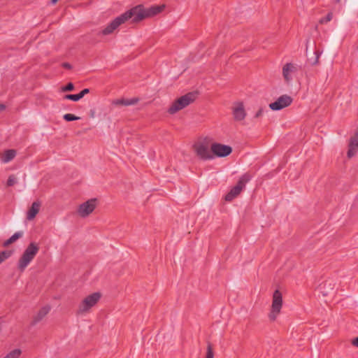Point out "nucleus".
Returning a JSON list of instances; mask_svg holds the SVG:
<instances>
[{"label":"nucleus","mask_w":358,"mask_h":358,"mask_svg":"<svg viewBox=\"0 0 358 358\" xmlns=\"http://www.w3.org/2000/svg\"><path fill=\"white\" fill-rule=\"evenodd\" d=\"M282 305V298L280 292L276 289L273 294L271 311L269 314L271 320H275L277 315L280 313Z\"/></svg>","instance_id":"nucleus-5"},{"label":"nucleus","mask_w":358,"mask_h":358,"mask_svg":"<svg viewBox=\"0 0 358 358\" xmlns=\"http://www.w3.org/2000/svg\"><path fill=\"white\" fill-rule=\"evenodd\" d=\"M301 70V66L294 63H286L282 69V76L287 83L293 80L294 76Z\"/></svg>","instance_id":"nucleus-6"},{"label":"nucleus","mask_w":358,"mask_h":358,"mask_svg":"<svg viewBox=\"0 0 358 358\" xmlns=\"http://www.w3.org/2000/svg\"><path fill=\"white\" fill-rule=\"evenodd\" d=\"M139 101L138 98H132L130 99H117L113 101L115 105H122V106H132L136 104Z\"/></svg>","instance_id":"nucleus-18"},{"label":"nucleus","mask_w":358,"mask_h":358,"mask_svg":"<svg viewBox=\"0 0 358 358\" xmlns=\"http://www.w3.org/2000/svg\"><path fill=\"white\" fill-rule=\"evenodd\" d=\"M21 353L22 351L20 349H15L7 354L3 358H19Z\"/></svg>","instance_id":"nucleus-23"},{"label":"nucleus","mask_w":358,"mask_h":358,"mask_svg":"<svg viewBox=\"0 0 358 358\" xmlns=\"http://www.w3.org/2000/svg\"><path fill=\"white\" fill-rule=\"evenodd\" d=\"M23 236L22 231H17L13 235H12L10 238L13 241V242H15L17 239L20 238Z\"/></svg>","instance_id":"nucleus-29"},{"label":"nucleus","mask_w":358,"mask_h":358,"mask_svg":"<svg viewBox=\"0 0 358 358\" xmlns=\"http://www.w3.org/2000/svg\"><path fill=\"white\" fill-rule=\"evenodd\" d=\"M332 19V13H329L324 17H322L320 19V22L321 24L327 23L328 22L331 21Z\"/></svg>","instance_id":"nucleus-30"},{"label":"nucleus","mask_w":358,"mask_h":358,"mask_svg":"<svg viewBox=\"0 0 358 358\" xmlns=\"http://www.w3.org/2000/svg\"><path fill=\"white\" fill-rule=\"evenodd\" d=\"M314 55H315V58L313 60H311L309 59L310 61V64L311 65H316L318 64L319 62V58H320V56L321 55V52H320L319 50H316L315 52H314Z\"/></svg>","instance_id":"nucleus-25"},{"label":"nucleus","mask_w":358,"mask_h":358,"mask_svg":"<svg viewBox=\"0 0 358 358\" xmlns=\"http://www.w3.org/2000/svg\"><path fill=\"white\" fill-rule=\"evenodd\" d=\"M214 357V353L213 350L212 345L208 343L207 346V352H206V358H213Z\"/></svg>","instance_id":"nucleus-27"},{"label":"nucleus","mask_w":358,"mask_h":358,"mask_svg":"<svg viewBox=\"0 0 358 358\" xmlns=\"http://www.w3.org/2000/svg\"><path fill=\"white\" fill-rule=\"evenodd\" d=\"M29 260L21 255L17 262V269L21 272H24L28 265L31 263Z\"/></svg>","instance_id":"nucleus-21"},{"label":"nucleus","mask_w":358,"mask_h":358,"mask_svg":"<svg viewBox=\"0 0 358 358\" xmlns=\"http://www.w3.org/2000/svg\"><path fill=\"white\" fill-rule=\"evenodd\" d=\"M195 152L196 155L203 160H208L213 159V155L207 145L204 144H199L194 145Z\"/></svg>","instance_id":"nucleus-10"},{"label":"nucleus","mask_w":358,"mask_h":358,"mask_svg":"<svg viewBox=\"0 0 358 358\" xmlns=\"http://www.w3.org/2000/svg\"><path fill=\"white\" fill-rule=\"evenodd\" d=\"M129 20H131V13L129 12V10H127L115 17L100 32V34L102 35H109L112 34L120 25Z\"/></svg>","instance_id":"nucleus-3"},{"label":"nucleus","mask_w":358,"mask_h":358,"mask_svg":"<svg viewBox=\"0 0 358 358\" xmlns=\"http://www.w3.org/2000/svg\"><path fill=\"white\" fill-rule=\"evenodd\" d=\"M16 183H17V178H15V176L14 175L9 176V177L7 180V182H6L7 186L11 187V186H13Z\"/></svg>","instance_id":"nucleus-26"},{"label":"nucleus","mask_w":358,"mask_h":358,"mask_svg":"<svg viewBox=\"0 0 358 358\" xmlns=\"http://www.w3.org/2000/svg\"><path fill=\"white\" fill-rule=\"evenodd\" d=\"M16 155V151L13 149L6 150L1 157V162L4 164L12 161Z\"/></svg>","instance_id":"nucleus-20"},{"label":"nucleus","mask_w":358,"mask_h":358,"mask_svg":"<svg viewBox=\"0 0 358 358\" xmlns=\"http://www.w3.org/2000/svg\"><path fill=\"white\" fill-rule=\"evenodd\" d=\"M357 50H358V45H357Z\"/></svg>","instance_id":"nucleus-38"},{"label":"nucleus","mask_w":358,"mask_h":358,"mask_svg":"<svg viewBox=\"0 0 358 358\" xmlns=\"http://www.w3.org/2000/svg\"><path fill=\"white\" fill-rule=\"evenodd\" d=\"M292 102V99L288 95L280 96L275 101L269 104V108L272 110H280L289 106Z\"/></svg>","instance_id":"nucleus-9"},{"label":"nucleus","mask_w":358,"mask_h":358,"mask_svg":"<svg viewBox=\"0 0 358 358\" xmlns=\"http://www.w3.org/2000/svg\"><path fill=\"white\" fill-rule=\"evenodd\" d=\"M90 92V90L87 88L83 89L80 93L76 94H66L64 96L65 99L71 100L73 101H78L81 99L85 94Z\"/></svg>","instance_id":"nucleus-17"},{"label":"nucleus","mask_w":358,"mask_h":358,"mask_svg":"<svg viewBox=\"0 0 358 358\" xmlns=\"http://www.w3.org/2000/svg\"><path fill=\"white\" fill-rule=\"evenodd\" d=\"M233 115L235 120L236 121H241L245 119L246 113L242 103H238L237 106L234 108Z\"/></svg>","instance_id":"nucleus-12"},{"label":"nucleus","mask_w":358,"mask_h":358,"mask_svg":"<svg viewBox=\"0 0 358 358\" xmlns=\"http://www.w3.org/2000/svg\"><path fill=\"white\" fill-rule=\"evenodd\" d=\"M352 345L358 348V336L352 340Z\"/></svg>","instance_id":"nucleus-34"},{"label":"nucleus","mask_w":358,"mask_h":358,"mask_svg":"<svg viewBox=\"0 0 358 358\" xmlns=\"http://www.w3.org/2000/svg\"><path fill=\"white\" fill-rule=\"evenodd\" d=\"M41 203L39 201H34L27 213V219L28 220H33L39 212Z\"/></svg>","instance_id":"nucleus-14"},{"label":"nucleus","mask_w":358,"mask_h":358,"mask_svg":"<svg viewBox=\"0 0 358 358\" xmlns=\"http://www.w3.org/2000/svg\"><path fill=\"white\" fill-rule=\"evenodd\" d=\"M59 0H50L51 4H55Z\"/></svg>","instance_id":"nucleus-36"},{"label":"nucleus","mask_w":358,"mask_h":358,"mask_svg":"<svg viewBox=\"0 0 358 358\" xmlns=\"http://www.w3.org/2000/svg\"><path fill=\"white\" fill-rule=\"evenodd\" d=\"M13 254L11 250H3L0 252V264L8 259Z\"/></svg>","instance_id":"nucleus-22"},{"label":"nucleus","mask_w":358,"mask_h":358,"mask_svg":"<svg viewBox=\"0 0 358 358\" xmlns=\"http://www.w3.org/2000/svg\"><path fill=\"white\" fill-rule=\"evenodd\" d=\"M101 295L99 292H94L86 296L80 303L77 311L78 314H83L94 306L100 300Z\"/></svg>","instance_id":"nucleus-4"},{"label":"nucleus","mask_w":358,"mask_h":358,"mask_svg":"<svg viewBox=\"0 0 358 358\" xmlns=\"http://www.w3.org/2000/svg\"><path fill=\"white\" fill-rule=\"evenodd\" d=\"M6 108L5 105L0 103V110H3Z\"/></svg>","instance_id":"nucleus-35"},{"label":"nucleus","mask_w":358,"mask_h":358,"mask_svg":"<svg viewBox=\"0 0 358 358\" xmlns=\"http://www.w3.org/2000/svg\"><path fill=\"white\" fill-rule=\"evenodd\" d=\"M63 118L66 122H71V121L78 120L80 119V117H78L71 113H66V114L64 115Z\"/></svg>","instance_id":"nucleus-24"},{"label":"nucleus","mask_w":358,"mask_h":358,"mask_svg":"<svg viewBox=\"0 0 358 358\" xmlns=\"http://www.w3.org/2000/svg\"><path fill=\"white\" fill-rule=\"evenodd\" d=\"M252 178V176L249 173H245L240 177L235 186L238 187L240 190L242 191L245 189L246 183H248Z\"/></svg>","instance_id":"nucleus-16"},{"label":"nucleus","mask_w":358,"mask_h":358,"mask_svg":"<svg viewBox=\"0 0 358 358\" xmlns=\"http://www.w3.org/2000/svg\"><path fill=\"white\" fill-rule=\"evenodd\" d=\"M242 191L240 190L238 187L234 186L231 190L225 195L224 199L227 201H231L237 197Z\"/></svg>","instance_id":"nucleus-19"},{"label":"nucleus","mask_w":358,"mask_h":358,"mask_svg":"<svg viewBox=\"0 0 358 358\" xmlns=\"http://www.w3.org/2000/svg\"><path fill=\"white\" fill-rule=\"evenodd\" d=\"M74 90V85L72 83H67L65 86L62 87V92H70Z\"/></svg>","instance_id":"nucleus-28"},{"label":"nucleus","mask_w":358,"mask_h":358,"mask_svg":"<svg viewBox=\"0 0 358 358\" xmlns=\"http://www.w3.org/2000/svg\"><path fill=\"white\" fill-rule=\"evenodd\" d=\"M337 3L340 2L341 0H335Z\"/></svg>","instance_id":"nucleus-37"},{"label":"nucleus","mask_w":358,"mask_h":358,"mask_svg":"<svg viewBox=\"0 0 358 358\" xmlns=\"http://www.w3.org/2000/svg\"><path fill=\"white\" fill-rule=\"evenodd\" d=\"M198 96L196 91L190 92L176 99L168 109V113L175 114L194 102Z\"/></svg>","instance_id":"nucleus-2"},{"label":"nucleus","mask_w":358,"mask_h":358,"mask_svg":"<svg viewBox=\"0 0 358 358\" xmlns=\"http://www.w3.org/2000/svg\"><path fill=\"white\" fill-rule=\"evenodd\" d=\"M264 113V109L263 108H259L257 112L256 113V114L255 115V118H259V117H261L262 115Z\"/></svg>","instance_id":"nucleus-31"},{"label":"nucleus","mask_w":358,"mask_h":358,"mask_svg":"<svg viewBox=\"0 0 358 358\" xmlns=\"http://www.w3.org/2000/svg\"><path fill=\"white\" fill-rule=\"evenodd\" d=\"M39 251V246L34 242L30 243L23 252L22 256L31 262Z\"/></svg>","instance_id":"nucleus-11"},{"label":"nucleus","mask_w":358,"mask_h":358,"mask_svg":"<svg viewBox=\"0 0 358 358\" xmlns=\"http://www.w3.org/2000/svg\"><path fill=\"white\" fill-rule=\"evenodd\" d=\"M96 199H91L81 203L78 208V213L82 217H85L92 213L96 206Z\"/></svg>","instance_id":"nucleus-7"},{"label":"nucleus","mask_w":358,"mask_h":358,"mask_svg":"<svg viewBox=\"0 0 358 358\" xmlns=\"http://www.w3.org/2000/svg\"><path fill=\"white\" fill-rule=\"evenodd\" d=\"M13 243V241L9 238L8 240L3 242V247H8L9 245Z\"/></svg>","instance_id":"nucleus-33"},{"label":"nucleus","mask_w":358,"mask_h":358,"mask_svg":"<svg viewBox=\"0 0 358 358\" xmlns=\"http://www.w3.org/2000/svg\"><path fill=\"white\" fill-rule=\"evenodd\" d=\"M358 150V138L352 136L348 144V157H352Z\"/></svg>","instance_id":"nucleus-13"},{"label":"nucleus","mask_w":358,"mask_h":358,"mask_svg":"<svg viewBox=\"0 0 358 358\" xmlns=\"http://www.w3.org/2000/svg\"><path fill=\"white\" fill-rule=\"evenodd\" d=\"M164 6H152L148 8H144L143 5H138L129 9L131 13V22L137 23L145 18L150 17L161 13Z\"/></svg>","instance_id":"nucleus-1"},{"label":"nucleus","mask_w":358,"mask_h":358,"mask_svg":"<svg viewBox=\"0 0 358 358\" xmlns=\"http://www.w3.org/2000/svg\"><path fill=\"white\" fill-rule=\"evenodd\" d=\"M62 66L64 69H71L72 68V66L71 64L68 63V62H64L62 64Z\"/></svg>","instance_id":"nucleus-32"},{"label":"nucleus","mask_w":358,"mask_h":358,"mask_svg":"<svg viewBox=\"0 0 358 358\" xmlns=\"http://www.w3.org/2000/svg\"><path fill=\"white\" fill-rule=\"evenodd\" d=\"M50 310V307L48 306L41 308L37 315L34 317L33 321L31 322V325L34 326L40 322L49 313Z\"/></svg>","instance_id":"nucleus-15"},{"label":"nucleus","mask_w":358,"mask_h":358,"mask_svg":"<svg viewBox=\"0 0 358 358\" xmlns=\"http://www.w3.org/2000/svg\"><path fill=\"white\" fill-rule=\"evenodd\" d=\"M211 152L213 157H225L232 152V148L229 145L214 143L211 145Z\"/></svg>","instance_id":"nucleus-8"}]
</instances>
